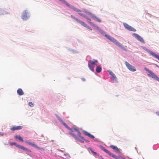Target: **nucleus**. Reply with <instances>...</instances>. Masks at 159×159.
<instances>
[{
    "label": "nucleus",
    "instance_id": "nucleus-1",
    "mask_svg": "<svg viewBox=\"0 0 159 159\" xmlns=\"http://www.w3.org/2000/svg\"><path fill=\"white\" fill-rule=\"evenodd\" d=\"M88 23L93 27L95 28L102 35L104 36L107 39L109 40L111 42L115 44L116 46L120 47L123 50L127 51V50L125 47L123 46L120 43H119L117 40L116 39L113 37L106 34V32L100 29L98 26L94 24L93 22L91 21H88Z\"/></svg>",
    "mask_w": 159,
    "mask_h": 159
},
{
    "label": "nucleus",
    "instance_id": "nucleus-2",
    "mask_svg": "<svg viewBox=\"0 0 159 159\" xmlns=\"http://www.w3.org/2000/svg\"><path fill=\"white\" fill-rule=\"evenodd\" d=\"M98 61L97 60H90L88 61V66L90 70H102L101 65L98 64Z\"/></svg>",
    "mask_w": 159,
    "mask_h": 159
},
{
    "label": "nucleus",
    "instance_id": "nucleus-3",
    "mask_svg": "<svg viewBox=\"0 0 159 159\" xmlns=\"http://www.w3.org/2000/svg\"><path fill=\"white\" fill-rule=\"evenodd\" d=\"M60 2H61L65 4L66 5L67 7H69L71 8L72 9H73L74 11L78 12V14L79 15L81 16H83L86 19H87L88 16L82 13L81 12H80L81 11L77 9V8L75 7L74 6H72V5H70L69 4L68 2H67L65 0H59Z\"/></svg>",
    "mask_w": 159,
    "mask_h": 159
},
{
    "label": "nucleus",
    "instance_id": "nucleus-4",
    "mask_svg": "<svg viewBox=\"0 0 159 159\" xmlns=\"http://www.w3.org/2000/svg\"><path fill=\"white\" fill-rule=\"evenodd\" d=\"M30 16V13L27 10H24L21 13V18L23 20H27L29 19Z\"/></svg>",
    "mask_w": 159,
    "mask_h": 159
},
{
    "label": "nucleus",
    "instance_id": "nucleus-5",
    "mask_svg": "<svg viewBox=\"0 0 159 159\" xmlns=\"http://www.w3.org/2000/svg\"><path fill=\"white\" fill-rule=\"evenodd\" d=\"M142 48L143 49L146 51L148 52L149 53L155 58L157 59L159 61V56L158 55L156 54L155 53L147 49L145 47L142 46Z\"/></svg>",
    "mask_w": 159,
    "mask_h": 159
},
{
    "label": "nucleus",
    "instance_id": "nucleus-6",
    "mask_svg": "<svg viewBox=\"0 0 159 159\" xmlns=\"http://www.w3.org/2000/svg\"><path fill=\"white\" fill-rule=\"evenodd\" d=\"M132 35L137 40L143 43H145V42L143 39L138 34L136 33H133Z\"/></svg>",
    "mask_w": 159,
    "mask_h": 159
},
{
    "label": "nucleus",
    "instance_id": "nucleus-7",
    "mask_svg": "<svg viewBox=\"0 0 159 159\" xmlns=\"http://www.w3.org/2000/svg\"><path fill=\"white\" fill-rule=\"evenodd\" d=\"M123 25L125 29L129 30V31L133 32H135L136 31V30L135 28L131 26H130L126 23H124Z\"/></svg>",
    "mask_w": 159,
    "mask_h": 159
},
{
    "label": "nucleus",
    "instance_id": "nucleus-8",
    "mask_svg": "<svg viewBox=\"0 0 159 159\" xmlns=\"http://www.w3.org/2000/svg\"><path fill=\"white\" fill-rule=\"evenodd\" d=\"M123 25L125 29L129 30V31L133 32H135L136 31V30L135 28L131 26H130L126 23H124Z\"/></svg>",
    "mask_w": 159,
    "mask_h": 159
},
{
    "label": "nucleus",
    "instance_id": "nucleus-9",
    "mask_svg": "<svg viewBox=\"0 0 159 159\" xmlns=\"http://www.w3.org/2000/svg\"><path fill=\"white\" fill-rule=\"evenodd\" d=\"M10 14L8 9L5 8H0V16Z\"/></svg>",
    "mask_w": 159,
    "mask_h": 159
},
{
    "label": "nucleus",
    "instance_id": "nucleus-10",
    "mask_svg": "<svg viewBox=\"0 0 159 159\" xmlns=\"http://www.w3.org/2000/svg\"><path fill=\"white\" fill-rule=\"evenodd\" d=\"M101 149L103 151H104L106 153L108 154L110 156H111L112 157L114 158L115 159H119L118 158V157L117 156H116V155L110 153L109 151L105 149L104 147H102Z\"/></svg>",
    "mask_w": 159,
    "mask_h": 159
},
{
    "label": "nucleus",
    "instance_id": "nucleus-11",
    "mask_svg": "<svg viewBox=\"0 0 159 159\" xmlns=\"http://www.w3.org/2000/svg\"><path fill=\"white\" fill-rule=\"evenodd\" d=\"M148 75V76L151 77L157 80L159 82V78H158L157 75H155L153 72L151 71H149Z\"/></svg>",
    "mask_w": 159,
    "mask_h": 159
},
{
    "label": "nucleus",
    "instance_id": "nucleus-12",
    "mask_svg": "<svg viewBox=\"0 0 159 159\" xmlns=\"http://www.w3.org/2000/svg\"><path fill=\"white\" fill-rule=\"evenodd\" d=\"M75 131L77 132L78 135L79 137H80V138H81L83 140L85 139H84L83 137L81 136V133L80 132V131L78 129L73 128V129L71 132H72L73 134H74L73 133V132Z\"/></svg>",
    "mask_w": 159,
    "mask_h": 159
},
{
    "label": "nucleus",
    "instance_id": "nucleus-13",
    "mask_svg": "<svg viewBox=\"0 0 159 159\" xmlns=\"http://www.w3.org/2000/svg\"><path fill=\"white\" fill-rule=\"evenodd\" d=\"M69 134L78 141L81 143H84V141H83L79 139L74 134H73L72 132H70Z\"/></svg>",
    "mask_w": 159,
    "mask_h": 159
},
{
    "label": "nucleus",
    "instance_id": "nucleus-14",
    "mask_svg": "<svg viewBox=\"0 0 159 159\" xmlns=\"http://www.w3.org/2000/svg\"><path fill=\"white\" fill-rule=\"evenodd\" d=\"M125 64L127 68L129 69V70H136L134 67L132 66L127 61H125Z\"/></svg>",
    "mask_w": 159,
    "mask_h": 159
},
{
    "label": "nucleus",
    "instance_id": "nucleus-15",
    "mask_svg": "<svg viewBox=\"0 0 159 159\" xmlns=\"http://www.w3.org/2000/svg\"><path fill=\"white\" fill-rule=\"evenodd\" d=\"M108 72L109 73L110 75H111V78L113 80L116 82L117 81V79L115 74L110 70L108 71Z\"/></svg>",
    "mask_w": 159,
    "mask_h": 159
},
{
    "label": "nucleus",
    "instance_id": "nucleus-16",
    "mask_svg": "<svg viewBox=\"0 0 159 159\" xmlns=\"http://www.w3.org/2000/svg\"><path fill=\"white\" fill-rule=\"evenodd\" d=\"M22 126H13L11 128V129L12 131H15L20 129L22 128Z\"/></svg>",
    "mask_w": 159,
    "mask_h": 159
},
{
    "label": "nucleus",
    "instance_id": "nucleus-17",
    "mask_svg": "<svg viewBox=\"0 0 159 159\" xmlns=\"http://www.w3.org/2000/svg\"><path fill=\"white\" fill-rule=\"evenodd\" d=\"M83 133L85 135L87 136L91 139H94V137L93 135L85 130L83 131Z\"/></svg>",
    "mask_w": 159,
    "mask_h": 159
},
{
    "label": "nucleus",
    "instance_id": "nucleus-18",
    "mask_svg": "<svg viewBox=\"0 0 159 159\" xmlns=\"http://www.w3.org/2000/svg\"><path fill=\"white\" fill-rule=\"evenodd\" d=\"M70 17L72 18L73 19L75 20L78 23H79L80 24H81L82 22H83L82 21H81L80 20L78 19L77 18L74 16L73 15H71Z\"/></svg>",
    "mask_w": 159,
    "mask_h": 159
},
{
    "label": "nucleus",
    "instance_id": "nucleus-19",
    "mask_svg": "<svg viewBox=\"0 0 159 159\" xmlns=\"http://www.w3.org/2000/svg\"><path fill=\"white\" fill-rule=\"evenodd\" d=\"M91 17L93 18V19L94 20H95L96 21L98 22H101L102 21L100 19L98 18L94 14Z\"/></svg>",
    "mask_w": 159,
    "mask_h": 159
},
{
    "label": "nucleus",
    "instance_id": "nucleus-20",
    "mask_svg": "<svg viewBox=\"0 0 159 159\" xmlns=\"http://www.w3.org/2000/svg\"><path fill=\"white\" fill-rule=\"evenodd\" d=\"M28 144H30V145H32V146L34 147L35 148H37V149H38L42 150H43V151H44L45 150L44 149H43V148H40L39 147V146H37V145H36L35 144L32 143H29Z\"/></svg>",
    "mask_w": 159,
    "mask_h": 159
},
{
    "label": "nucleus",
    "instance_id": "nucleus-21",
    "mask_svg": "<svg viewBox=\"0 0 159 159\" xmlns=\"http://www.w3.org/2000/svg\"><path fill=\"white\" fill-rule=\"evenodd\" d=\"M28 144H30V145H32V146L34 147L35 148H37V149H38L42 150H43V151H44L45 150L44 149H43V148H40L39 147V146H37V145H36L35 144L32 143H29Z\"/></svg>",
    "mask_w": 159,
    "mask_h": 159
},
{
    "label": "nucleus",
    "instance_id": "nucleus-22",
    "mask_svg": "<svg viewBox=\"0 0 159 159\" xmlns=\"http://www.w3.org/2000/svg\"><path fill=\"white\" fill-rule=\"evenodd\" d=\"M110 147L111 148L116 151L117 152H120V150L118 149V148L116 147V146L113 145H111L110 146Z\"/></svg>",
    "mask_w": 159,
    "mask_h": 159
},
{
    "label": "nucleus",
    "instance_id": "nucleus-23",
    "mask_svg": "<svg viewBox=\"0 0 159 159\" xmlns=\"http://www.w3.org/2000/svg\"><path fill=\"white\" fill-rule=\"evenodd\" d=\"M68 51L71 53L73 54H76L79 53V52L76 50L72 48H69L68 49Z\"/></svg>",
    "mask_w": 159,
    "mask_h": 159
},
{
    "label": "nucleus",
    "instance_id": "nucleus-24",
    "mask_svg": "<svg viewBox=\"0 0 159 159\" xmlns=\"http://www.w3.org/2000/svg\"><path fill=\"white\" fill-rule=\"evenodd\" d=\"M81 25L83 26L84 27H86L87 28L90 30H92V29L88 25H87L83 21Z\"/></svg>",
    "mask_w": 159,
    "mask_h": 159
},
{
    "label": "nucleus",
    "instance_id": "nucleus-25",
    "mask_svg": "<svg viewBox=\"0 0 159 159\" xmlns=\"http://www.w3.org/2000/svg\"><path fill=\"white\" fill-rule=\"evenodd\" d=\"M17 93L20 95H22L24 94V92L21 89H18Z\"/></svg>",
    "mask_w": 159,
    "mask_h": 159
},
{
    "label": "nucleus",
    "instance_id": "nucleus-26",
    "mask_svg": "<svg viewBox=\"0 0 159 159\" xmlns=\"http://www.w3.org/2000/svg\"><path fill=\"white\" fill-rule=\"evenodd\" d=\"M63 124L66 128L68 129L70 131V132H72V131L73 129V128L72 129L70 128L64 122L63 123Z\"/></svg>",
    "mask_w": 159,
    "mask_h": 159
},
{
    "label": "nucleus",
    "instance_id": "nucleus-27",
    "mask_svg": "<svg viewBox=\"0 0 159 159\" xmlns=\"http://www.w3.org/2000/svg\"><path fill=\"white\" fill-rule=\"evenodd\" d=\"M84 11L86 13H87L88 15H90L91 17L93 14L91 13L90 12H89L88 10L86 9H84Z\"/></svg>",
    "mask_w": 159,
    "mask_h": 159
},
{
    "label": "nucleus",
    "instance_id": "nucleus-28",
    "mask_svg": "<svg viewBox=\"0 0 159 159\" xmlns=\"http://www.w3.org/2000/svg\"><path fill=\"white\" fill-rule=\"evenodd\" d=\"M15 137L16 139H19L20 141L23 142V139L21 136H16Z\"/></svg>",
    "mask_w": 159,
    "mask_h": 159
},
{
    "label": "nucleus",
    "instance_id": "nucleus-29",
    "mask_svg": "<svg viewBox=\"0 0 159 159\" xmlns=\"http://www.w3.org/2000/svg\"><path fill=\"white\" fill-rule=\"evenodd\" d=\"M16 146L18 148H19L21 149H22L23 150V149L25 147H24L23 146H21L20 145L17 144Z\"/></svg>",
    "mask_w": 159,
    "mask_h": 159
},
{
    "label": "nucleus",
    "instance_id": "nucleus-30",
    "mask_svg": "<svg viewBox=\"0 0 159 159\" xmlns=\"http://www.w3.org/2000/svg\"><path fill=\"white\" fill-rule=\"evenodd\" d=\"M23 150H25V151H26V152H31V151L30 150L26 148L25 147H24Z\"/></svg>",
    "mask_w": 159,
    "mask_h": 159
},
{
    "label": "nucleus",
    "instance_id": "nucleus-31",
    "mask_svg": "<svg viewBox=\"0 0 159 159\" xmlns=\"http://www.w3.org/2000/svg\"><path fill=\"white\" fill-rule=\"evenodd\" d=\"M29 105L31 107H33L34 106L33 104L31 102H29Z\"/></svg>",
    "mask_w": 159,
    "mask_h": 159
},
{
    "label": "nucleus",
    "instance_id": "nucleus-32",
    "mask_svg": "<svg viewBox=\"0 0 159 159\" xmlns=\"http://www.w3.org/2000/svg\"><path fill=\"white\" fill-rule=\"evenodd\" d=\"M64 155L67 158H69L70 157V155L68 154H64Z\"/></svg>",
    "mask_w": 159,
    "mask_h": 159
},
{
    "label": "nucleus",
    "instance_id": "nucleus-33",
    "mask_svg": "<svg viewBox=\"0 0 159 159\" xmlns=\"http://www.w3.org/2000/svg\"><path fill=\"white\" fill-rule=\"evenodd\" d=\"M91 152H93L94 154V155H97V154L96 152L93 151L92 150H91Z\"/></svg>",
    "mask_w": 159,
    "mask_h": 159
},
{
    "label": "nucleus",
    "instance_id": "nucleus-34",
    "mask_svg": "<svg viewBox=\"0 0 159 159\" xmlns=\"http://www.w3.org/2000/svg\"><path fill=\"white\" fill-rule=\"evenodd\" d=\"M10 144L11 145H15L16 146V145L17 144L16 143H15V142H13V143H10Z\"/></svg>",
    "mask_w": 159,
    "mask_h": 159
},
{
    "label": "nucleus",
    "instance_id": "nucleus-35",
    "mask_svg": "<svg viewBox=\"0 0 159 159\" xmlns=\"http://www.w3.org/2000/svg\"><path fill=\"white\" fill-rule=\"evenodd\" d=\"M86 19H87V20H89L88 21H88H90L91 20V19L90 18H89L88 17Z\"/></svg>",
    "mask_w": 159,
    "mask_h": 159
},
{
    "label": "nucleus",
    "instance_id": "nucleus-36",
    "mask_svg": "<svg viewBox=\"0 0 159 159\" xmlns=\"http://www.w3.org/2000/svg\"><path fill=\"white\" fill-rule=\"evenodd\" d=\"M81 80L83 81H84L85 80V79L84 78H82Z\"/></svg>",
    "mask_w": 159,
    "mask_h": 159
},
{
    "label": "nucleus",
    "instance_id": "nucleus-37",
    "mask_svg": "<svg viewBox=\"0 0 159 159\" xmlns=\"http://www.w3.org/2000/svg\"><path fill=\"white\" fill-rule=\"evenodd\" d=\"M96 71L97 72L99 73H100L101 71V70H96Z\"/></svg>",
    "mask_w": 159,
    "mask_h": 159
},
{
    "label": "nucleus",
    "instance_id": "nucleus-38",
    "mask_svg": "<svg viewBox=\"0 0 159 159\" xmlns=\"http://www.w3.org/2000/svg\"><path fill=\"white\" fill-rule=\"evenodd\" d=\"M156 114L158 115V116H159V111H157L156 112Z\"/></svg>",
    "mask_w": 159,
    "mask_h": 159
},
{
    "label": "nucleus",
    "instance_id": "nucleus-39",
    "mask_svg": "<svg viewBox=\"0 0 159 159\" xmlns=\"http://www.w3.org/2000/svg\"><path fill=\"white\" fill-rule=\"evenodd\" d=\"M3 134L1 133H0V136L1 135V136H3Z\"/></svg>",
    "mask_w": 159,
    "mask_h": 159
},
{
    "label": "nucleus",
    "instance_id": "nucleus-40",
    "mask_svg": "<svg viewBox=\"0 0 159 159\" xmlns=\"http://www.w3.org/2000/svg\"><path fill=\"white\" fill-rule=\"evenodd\" d=\"M144 70H148V69H147L146 68L144 67Z\"/></svg>",
    "mask_w": 159,
    "mask_h": 159
},
{
    "label": "nucleus",
    "instance_id": "nucleus-41",
    "mask_svg": "<svg viewBox=\"0 0 159 159\" xmlns=\"http://www.w3.org/2000/svg\"><path fill=\"white\" fill-rule=\"evenodd\" d=\"M135 70H132V71H135Z\"/></svg>",
    "mask_w": 159,
    "mask_h": 159
}]
</instances>
